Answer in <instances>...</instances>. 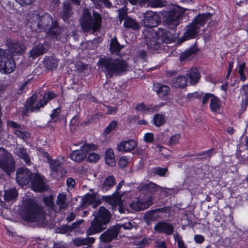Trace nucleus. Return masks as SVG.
<instances>
[{
  "label": "nucleus",
  "mask_w": 248,
  "mask_h": 248,
  "mask_svg": "<svg viewBox=\"0 0 248 248\" xmlns=\"http://www.w3.org/2000/svg\"><path fill=\"white\" fill-rule=\"evenodd\" d=\"M29 21L32 28L35 29V27H37L36 29L37 31H41L48 30L47 33L52 39L57 40L59 38L60 34L57 33V22L53 21L49 14L40 15L37 13L32 14L31 15Z\"/></svg>",
  "instance_id": "nucleus-1"
},
{
  "label": "nucleus",
  "mask_w": 248,
  "mask_h": 248,
  "mask_svg": "<svg viewBox=\"0 0 248 248\" xmlns=\"http://www.w3.org/2000/svg\"><path fill=\"white\" fill-rule=\"evenodd\" d=\"M98 65L109 78L122 73L126 71L128 67L127 63L123 60L110 57L100 59Z\"/></svg>",
  "instance_id": "nucleus-2"
},
{
  "label": "nucleus",
  "mask_w": 248,
  "mask_h": 248,
  "mask_svg": "<svg viewBox=\"0 0 248 248\" xmlns=\"http://www.w3.org/2000/svg\"><path fill=\"white\" fill-rule=\"evenodd\" d=\"M20 214L24 220L30 222L41 221L45 216L43 209L30 199L23 202Z\"/></svg>",
  "instance_id": "nucleus-3"
},
{
  "label": "nucleus",
  "mask_w": 248,
  "mask_h": 248,
  "mask_svg": "<svg viewBox=\"0 0 248 248\" xmlns=\"http://www.w3.org/2000/svg\"><path fill=\"white\" fill-rule=\"evenodd\" d=\"M94 219L91 225L86 231L87 235H92L99 233L106 228L110 218V214L108 210L104 207H100L97 212L93 215Z\"/></svg>",
  "instance_id": "nucleus-4"
},
{
  "label": "nucleus",
  "mask_w": 248,
  "mask_h": 248,
  "mask_svg": "<svg viewBox=\"0 0 248 248\" xmlns=\"http://www.w3.org/2000/svg\"><path fill=\"white\" fill-rule=\"evenodd\" d=\"M101 17L96 13H93L92 17L90 11L86 9L83 10L82 16L80 19L82 28L85 31L92 30L96 31L100 26Z\"/></svg>",
  "instance_id": "nucleus-5"
},
{
  "label": "nucleus",
  "mask_w": 248,
  "mask_h": 248,
  "mask_svg": "<svg viewBox=\"0 0 248 248\" xmlns=\"http://www.w3.org/2000/svg\"><path fill=\"white\" fill-rule=\"evenodd\" d=\"M211 16V14L207 13L197 16L193 22L186 27V31L184 34L185 39L188 40L194 37L197 34L198 30L205 24Z\"/></svg>",
  "instance_id": "nucleus-6"
},
{
  "label": "nucleus",
  "mask_w": 248,
  "mask_h": 248,
  "mask_svg": "<svg viewBox=\"0 0 248 248\" xmlns=\"http://www.w3.org/2000/svg\"><path fill=\"white\" fill-rule=\"evenodd\" d=\"M0 169L10 175L15 169V162L12 156L6 150L0 148Z\"/></svg>",
  "instance_id": "nucleus-7"
},
{
  "label": "nucleus",
  "mask_w": 248,
  "mask_h": 248,
  "mask_svg": "<svg viewBox=\"0 0 248 248\" xmlns=\"http://www.w3.org/2000/svg\"><path fill=\"white\" fill-rule=\"evenodd\" d=\"M97 147L93 144H85L82 146L79 150L73 151L70 156L71 159L80 162L83 161L89 152L95 150Z\"/></svg>",
  "instance_id": "nucleus-8"
},
{
  "label": "nucleus",
  "mask_w": 248,
  "mask_h": 248,
  "mask_svg": "<svg viewBox=\"0 0 248 248\" xmlns=\"http://www.w3.org/2000/svg\"><path fill=\"white\" fill-rule=\"evenodd\" d=\"M145 41L148 48L151 51H156L161 47V39L157 35V33L154 30L149 31L145 34Z\"/></svg>",
  "instance_id": "nucleus-9"
},
{
  "label": "nucleus",
  "mask_w": 248,
  "mask_h": 248,
  "mask_svg": "<svg viewBox=\"0 0 248 248\" xmlns=\"http://www.w3.org/2000/svg\"><path fill=\"white\" fill-rule=\"evenodd\" d=\"M184 12L183 8L177 5H174L167 14V22L171 28L174 29L180 23L179 18Z\"/></svg>",
  "instance_id": "nucleus-10"
},
{
  "label": "nucleus",
  "mask_w": 248,
  "mask_h": 248,
  "mask_svg": "<svg viewBox=\"0 0 248 248\" xmlns=\"http://www.w3.org/2000/svg\"><path fill=\"white\" fill-rule=\"evenodd\" d=\"M124 183V181H122L116 187V192H117V191L120 189ZM107 202L109 204L112 206L113 209H115L117 206H118L119 212L121 214L124 213V209L122 206V200H121L120 196L117 193H115L112 196L108 197Z\"/></svg>",
  "instance_id": "nucleus-11"
},
{
  "label": "nucleus",
  "mask_w": 248,
  "mask_h": 248,
  "mask_svg": "<svg viewBox=\"0 0 248 248\" xmlns=\"http://www.w3.org/2000/svg\"><path fill=\"white\" fill-rule=\"evenodd\" d=\"M152 204V198L151 196L147 195L143 199H136L131 203V207L137 211L147 209Z\"/></svg>",
  "instance_id": "nucleus-12"
},
{
  "label": "nucleus",
  "mask_w": 248,
  "mask_h": 248,
  "mask_svg": "<svg viewBox=\"0 0 248 248\" xmlns=\"http://www.w3.org/2000/svg\"><path fill=\"white\" fill-rule=\"evenodd\" d=\"M43 156L46 159V162L49 164L52 173H57L61 170V165L65 161L62 156H59L55 160H53L47 152H43Z\"/></svg>",
  "instance_id": "nucleus-13"
},
{
  "label": "nucleus",
  "mask_w": 248,
  "mask_h": 248,
  "mask_svg": "<svg viewBox=\"0 0 248 248\" xmlns=\"http://www.w3.org/2000/svg\"><path fill=\"white\" fill-rule=\"evenodd\" d=\"M7 125L9 128L13 129L14 134L21 139L25 140L30 136L27 131L24 130L23 126L19 125L14 121H8Z\"/></svg>",
  "instance_id": "nucleus-14"
},
{
  "label": "nucleus",
  "mask_w": 248,
  "mask_h": 248,
  "mask_svg": "<svg viewBox=\"0 0 248 248\" xmlns=\"http://www.w3.org/2000/svg\"><path fill=\"white\" fill-rule=\"evenodd\" d=\"M31 175V172L27 168H19L16 171L17 181L19 184L22 186L29 184Z\"/></svg>",
  "instance_id": "nucleus-15"
},
{
  "label": "nucleus",
  "mask_w": 248,
  "mask_h": 248,
  "mask_svg": "<svg viewBox=\"0 0 248 248\" xmlns=\"http://www.w3.org/2000/svg\"><path fill=\"white\" fill-rule=\"evenodd\" d=\"M119 226H113L100 236V243H108L116 238L119 233L118 228Z\"/></svg>",
  "instance_id": "nucleus-16"
},
{
  "label": "nucleus",
  "mask_w": 248,
  "mask_h": 248,
  "mask_svg": "<svg viewBox=\"0 0 248 248\" xmlns=\"http://www.w3.org/2000/svg\"><path fill=\"white\" fill-rule=\"evenodd\" d=\"M37 96L36 94H33L27 101L26 108L31 111H37L40 108H43L45 105V102L41 101V100L37 101Z\"/></svg>",
  "instance_id": "nucleus-17"
},
{
  "label": "nucleus",
  "mask_w": 248,
  "mask_h": 248,
  "mask_svg": "<svg viewBox=\"0 0 248 248\" xmlns=\"http://www.w3.org/2000/svg\"><path fill=\"white\" fill-rule=\"evenodd\" d=\"M142 15L144 16L142 22L145 26L153 28L157 25L159 19L156 14L152 11H148Z\"/></svg>",
  "instance_id": "nucleus-18"
},
{
  "label": "nucleus",
  "mask_w": 248,
  "mask_h": 248,
  "mask_svg": "<svg viewBox=\"0 0 248 248\" xmlns=\"http://www.w3.org/2000/svg\"><path fill=\"white\" fill-rule=\"evenodd\" d=\"M155 231L159 233H164L166 235H171L174 231V227L172 224L164 221L157 223L154 226Z\"/></svg>",
  "instance_id": "nucleus-19"
},
{
  "label": "nucleus",
  "mask_w": 248,
  "mask_h": 248,
  "mask_svg": "<svg viewBox=\"0 0 248 248\" xmlns=\"http://www.w3.org/2000/svg\"><path fill=\"white\" fill-rule=\"evenodd\" d=\"M186 78L191 85H196L201 78V75L198 69L196 67H191L188 70L186 74Z\"/></svg>",
  "instance_id": "nucleus-20"
},
{
  "label": "nucleus",
  "mask_w": 248,
  "mask_h": 248,
  "mask_svg": "<svg viewBox=\"0 0 248 248\" xmlns=\"http://www.w3.org/2000/svg\"><path fill=\"white\" fill-rule=\"evenodd\" d=\"M7 46L11 53L13 55H19L25 50V46L20 42L10 41L7 43Z\"/></svg>",
  "instance_id": "nucleus-21"
},
{
  "label": "nucleus",
  "mask_w": 248,
  "mask_h": 248,
  "mask_svg": "<svg viewBox=\"0 0 248 248\" xmlns=\"http://www.w3.org/2000/svg\"><path fill=\"white\" fill-rule=\"evenodd\" d=\"M31 188L36 192H42L46 189L42 177L38 175H35L31 182Z\"/></svg>",
  "instance_id": "nucleus-22"
},
{
  "label": "nucleus",
  "mask_w": 248,
  "mask_h": 248,
  "mask_svg": "<svg viewBox=\"0 0 248 248\" xmlns=\"http://www.w3.org/2000/svg\"><path fill=\"white\" fill-rule=\"evenodd\" d=\"M137 145V143L135 140H129L124 141L117 145V149L120 152H130L133 150Z\"/></svg>",
  "instance_id": "nucleus-23"
},
{
  "label": "nucleus",
  "mask_w": 248,
  "mask_h": 248,
  "mask_svg": "<svg viewBox=\"0 0 248 248\" xmlns=\"http://www.w3.org/2000/svg\"><path fill=\"white\" fill-rule=\"evenodd\" d=\"M153 89L160 97H163L167 95L170 91L168 86L158 82L154 83Z\"/></svg>",
  "instance_id": "nucleus-24"
},
{
  "label": "nucleus",
  "mask_w": 248,
  "mask_h": 248,
  "mask_svg": "<svg viewBox=\"0 0 248 248\" xmlns=\"http://www.w3.org/2000/svg\"><path fill=\"white\" fill-rule=\"evenodd\" d=\"M157 35L161 39V42L166 44L170 43L175 39V36L172 33L162 30L158 32Z\"/></svg>",
  "instance_id": "nucleus-25"
},
{
  "label": "nucleus",
  "mask_w": 248,
  "mask_h": 248,
  "mask_svg": "<svg viewBox=\"0 0 248 248\" xmlns=\"http://www.w3.org/2000/svg\"><path fill=\"white\" fill-rule=\"evenodd\" d=\"M141 6L151 7H161L167 4V2L163 0H141Z\"/></svg>",
  "instance_id": "nucleus-26"
},
{
  "label": "nucleus",
  "mask_w": 248,
  "mask_h": 248,
  "mask_svg": "<svg viewBox=\"0 0 248 248\" xmlns=\"http://www.w3.org/2000/svg\"><path fill=\"white\" fill-rule=\"evenodd\" d=\"M85 204L93 205V207L95 208L99 203V200L97 197V195L94 194H87L83 199Z\"/></svg>",
  "instance_id": "nucleus-27"
},
{
  "label": "nucleus",
  "mask_w": 248,
  "mask_h": 248,
  "mask_svg": "<svg viewBox=\"0 0 248 248\" xmlns=\"http://www.w3.org/2000/svg\"><path fill=\"white\" fill-rule=\"evenodd\" d=\"M123 25L125 28L132 29L135 30L140 28V25L136 20L129 16H126L124 19Z\"/></svg>",
  "instance_id": "nucleus-28"
},
{
  "label": "nucleus",
  "mask_w": 248,
  "mask_h": 248,
  "mask_svg": "<svg viewBox=\"0 0 248 248\" xmlns=\"http://www.w3.org/2000/svg\"><path fill=\"white\" fill-rule=\"evenodd\" d=\"M2 68L0 69V72L3 74H9L13 73L16 67V63L13 59L11 58L7 63L3 65Z\"/></svg>",
  "instance_id": "nucleus-29"
},
{
  "label": "nucleus",
  "mask_w": 248,
  "mask_h": 248,
  "mask_svg": "<svg viewBox=\"0 0 248 248\" xmlns=\"http://www.w3.org/2000/svg\"><path fill=\"white\" fill-rule=\"evenodd\" d=\"M139 190L143 191H147L151 193L161 190L162 187L155 183L149 182L142 185Z\"/></svg>",
  "instance_id": "nucleus-30"
},
{
  "label": "nucleus",
  "mask_w": 248,
  "mask_h": 248,
  "mask_svg": "<svg viewBox=\"0 0 248 248\" xmlns=\"http://www.w3.org/2000/svg\"><path fill=\"white\" fill-rule=\"evenodd\" d=\"M68 199L67 195L64 193H60L57 196L56 204L59 206V209H65L67 207Z\"/></svg>",
  "instance_id": "nucleus-31"
},
{
  "label": "nucleus",
  "mask_w": 248,
  "mask_h": 248,
  "mask_svg": "<svg viewBox=\"0 0 248 248\" xmlns=\"http://www.w3.org/2000/svg\"><path fill=\"white\" fill-rule=\"evenodd\" d=\"M46 51L47 49L44 47V45L40 44L32 48L30 51V55L32 58L34 59L44 54Z\"/></svg>",
  "instance_id": "nucleus-32"
},
{
  "label": "nucleus",
  "mask_w": 248,
  "mask_h": 248,
  "mask_svg": "<svg viewBox=\"0 0 248 248\" xmlns=\"http://www.w3.org/2000/svg\"><path fill=\"white\" fill-rule=\"evenodd\" d=\"M187 80L184 76H179L171 80V84L175 87L184 88L186 84Z\"/></svg>",
  "instance_id": "nucleus-33"
},
{
  "label": "nucleus",
  "mask_w": 248,
  "mask_h": 248,
  "mask_svg": "<svg viewBox=\"0 0 248 248\" xmlns=\"http://www.w3.org/2000/svg\"><path fill=\"white\" fill-rule=\"evenodd\" d=\"M15 153L19 157L22 158L27 165L31 164V161L26 149L21 147H17L16 149Z\"/></svg>",
  "instance_id": "nucleus-34"
},
{
  "label": "nucleus",
  "mask_w": 248,
  "mask_h": 248,
  "mask_svg": "<svg viewBox=\"0 0 248 248\" xmlns=\"http://www.w3.org/2000/svg\"><path fill=\"white\" fill-rule=\"evenodd\" d=\"M115 184V180L113 176H108L105 178L102 186L101 189L103 191L106 192L110 188Z\"/></svg>",
  "instance_id": "nucleus-35"
},
{
  "label": "nucleus",
  "mask_w": 248,
  "mask_h": 248,
  "mask_svg": "<svg viewBox=\"0 0 248 248\" xmlns=\"http://www.w3.org/2000/svg\"><path fill=\"white\" fill-rule=\"evenodd\" d=\"M18 195V193L16 189L13 188L6 190L4 194V200L5 201L14 202Z\"/></svg>",
  "instance_id": "nucleus-36"
},
{
  "label": "nucleus",
  "mask_w": 248,
  "mask_h": 248,
  "mask_svg": "<svg viewBox=\"0 0 248 248\" xmlns=\"http://www.w3.org/2000/svg\"><path fill=\"white\" fill-rule=\"evenodd\" d=\"M105 161L108 166H114L115 164L114 152L112 149L108 148L106 151Z\"/></svg>",
  "instance_id": "nucleus-37"
},
{
  "label": "nucleus",
  "mask_w": 248,
  "mask_h": 248,
  "mask_svg": "<svg viewBox=\"0 0 248 248\" xmlns=\"http://www.w3.org/2000/svg\"><path fill=\"white\" fill-rule=\"evenodd\" d=\"M144 218L147 223L150 224L151 222L160 218V217L157 211H152L145 214Z\"/></svg>",
  "instance_id": "nucleus-38"
},
{
  "label": "nucleus",
  "mask_w": 248,
  "mask_h": 248,
  "mask_svg": "<svg viewBox=\"0 0 248 248\" xmlns=\"http://www.w3.org/2000/svg\"><path fill=\"white\" fill-rule=\"evenodd\" d=\"M137 111H140L143 114H148L153 112L154 108L151 106H146L143 103H139L137 105L136 108Z\"/></svg>",
  "instance_id": "nucleus-39"
},
{
  "label": "nucleus",
  "mask_w": 248,
  "mask_h": 248,
  "mask_svg": "<svg viewBox=\"0 0 248 248\" xmlns=\"http://www.w3.org/2000/svg\"><path fill=\"white\" fill-rule=\"evenodd\" d=\"M11 56L6 50L0 48V69L2 68L3 64L5 65L11 58Z\"/></svg>",
  "instance_id": "nucleus-40"
},
{
  "label": "nucleus",
  "mask_w": 248,
  "mask_h": 248,
  "mask_svg": "<svg viewBox=\"0 0 248 248\" xmlns=\"http://www.w3.org/2000/svg\"><path fill=\"white\" fill-rule=\"evenodd\" d=\"M166 121L164 114L161 113L155 114L153 119V124L157 127L162 125Z\"/></svg>",
  "instance_id": "nucleus-41"
},
{
  "label": "nucleus",
  "mask_w": 248,
  "mask_h": 248,
  "mask_svg": "<svg viewBox=\"0 0 248 248\" xmlns=\"http://www.w3.org/2000/svg\"><path fill=\"white\" fill-rule=\"evenodd\" d=\"M220 103L219 99L215 96H212L210 99V108L213 112H217L219 110Z\"/></svg>",
  "instance_id": "nucleus-42"
},
{
  "label": "nucleus",
  "mask_w": 248,
  "mask_h": 248,
  "mask_svg": "<svg viewBox=\"0 0 248 248\" xmlns=\"http://www.w3.org/2000/svg\"><path fill=\"white\" fill-rule=\"evenodd\" d=\"M197 52V48L195 47H191L189 49L182 52L180 56L181 61H184L190 59V56L194 55Z\"/></svg>",
  "instance_id": "nucleus-43"
},
{
  "label": "nucleus",
  "mask_w": 248,
  "mask_h": 248,
  "mask_svg": "<svg viewBox=\"0 0 248 248\" xmlns=\"http://www.w3.org/2000/svg\"><path fill=\"white\" fill-rule=\"evenodd\" d=\"M122 48V46L119 44L115 38H113L111 40L109 46V49L111 53L118 52Z\"/></svg>",
  "instance_id": "nucleus-44"
},
{
  "label": "nucleus",
  "mask_w": 248,
  "mask_h": 248,
  "mask_svg": "<svg viewBox=\"0 0 248 248\" xmlns=\"http://www.w3.org/2000/svg\"><path fill=\"white\" fill-rule=\"evenodd\" d=\"M72 14L71 7L68 4H65L64 5L62 18L65 21H67L69 17Z\"/></svg>",
  "instance_id": "nucleus-45"
},
{
  "label": "nucleus",
  "mask_w": 248,
  "mask_h": 248,
  "mask_svg": "<svg viewBox=\"0 0 248 248\" xmlns=\"http://www.w3.org/2000/svg\"><path fill=\"white\" fill-rule=\"evenodd\" d=\"M238 73L240 77V79L244 81L246 79V76L244 74V72L246 71V63L245 62H243L239 65H238Z\"/></svg>",
  "instance_id": "nucleus-46"
},
{
  "label": "nucleus",
  "mask_w": 248,
  "mask_h": 248,
  "mask_svg": "<svg viewBox=\"0 0 248 248\" xmlns=\"http://www.w3.org/2000/svg\"><path fill=\"white\" fill-rule=\"evenodd\" d=\"M43 201L46 206L49 207L50 209H52L53 210L55 211V212H57V211L54 209L53 200L51 196H49L48 197H45L43 198Z\"/></svg>",
  "instance_id": "nucleus-47"
},
{
  "label": "nucleus",
  "mask_w": 248,
  "mask_h": 248,
  "mask_svg": "<svg viewBox=\"0 0 248 248\" xmlns=\"http://www.w3.org/2000/svg\"><path fill=\"white\" fill-rule=\"evenodd\" d=\"M46 64L48 68L53 70L56 68L57 67L58 61L57 60L51 57L46 61Z\"/></svg>",
  "instance_id": "nucleus-48"
},
{
  "label": "nucleus",
  "mask_w": 248,
  "mask_h": 248,
  "mask_svg": "<svg viewBox=\"0 0 248 248\" xmlns=\"http://www.w3.org/2000/svg\"><path fill=\"white\" fill-rule=\"evenodd\" d=\"M117 123L115 121H111L109 124L107 126L104 130V133L105 135H108L113 130L115 129L117 127Z\"/></svg>",
  "instance_id": "nucleus-49"
},
{
  "label": "nucleus",
  "mask_w": 248,
  "mask_h": 248,
  "mask_svg": "<svg viewBox=\"0 0 248 248\" xmlns=\"http://www.w3.org/2000/svg\"><path fill=\"white\" fill-rule=\"evenodd\" d=\"M56 96V94L53 92L46 93L44 95L43 99L41 101L45 102L46 105L49 101L54 98Z\"/></svg>",
  "instance_id": "nucleus-50"
},
{
  "label": "nucleus",
  "mask_w": 248,
  "mask_h": 248,
  "mask_svg": "<svg viewBox=\"0 0 248 248\" xmlns=\"http://www.w3.org/2000/svg\"><path fill=\"white\" fill-rule=\"evenodd\" d=\"M174 240L177 243L178 248H186L184 241L182 240L181 236L178 234L173 235Z\"/></svg>",
  "instance_id": "nucleus-51"
},
{
  "label": "nucleus",
  "mask_w": 248,
  "mask_h": 248,
  "mask_svg": "<svg viewBox=\"0 0 248 248\" xmlns=\"http://www.w3.org/2000/svg\"><path fill=\"white\" fill-rule=\"evenodd\" d=\"M167 171V168H161L160 167L155 168L153 170V172L160 176H163Z\"/></svg>",
  "instance_id": "nucleus-52"
},
{
  "label": "nucleus",
  "mask_w": 248,
  "mask_h": 248,
  "mask_svg": "<svg viewBox=\"0 0 248 248\" xmlns=\"http://www.w3.org/2000/svg\"><path fill=\"white\" fill-rule=\"evenodd\" d=\"M100 158V156L95 153H89L88 160L90 162H96Z\"/></svg>",
  "instance_id": "nucleus-53"
},
{
  "label": "nucleus",
  "mask_w": 248,
  "mask_h": 248,
  "mask_svg": "<svg viewBox=\"0 0 248 248\" xmlns=\"http://www.w3.org/2000/svg\"><path fill=\"white\" fill-rule=\"evenodd\" d=\"M118 12L119 13V20L120 22H122L127 16V8L124 7L121 9H119Z\"/></svg>",
  "instance_id": "nucleus-54"
},
{
  "label": "nucleus",
  "mask_w": 248,
  "mask_h": 248,
  "mask_svg": "<svg viewBox=\"0 0 248 248\" xmlns=\"http://www.w3.org/2000/svg\"><path fill=\"white\" fill-rule=\"evenodd\" d=\"M180 135L178 134L172 135L169 141V145H174L178 143Z\"/></svg>",
  "instance_id": "nucleus-55"
},
{
  "label": "nucleus",
  "mask_w": 248,
  "mask_h": 248,
  "mask_svg": "<svg viewBox=\"0 0 248 248\" xmlns=\"http://www.w3.org/2000/svg\"><path fill=\"white\" fill-rule=\"evenodd\" d=\"M115 226H119L118 228V232L123 228L124 230H130L132 228V224L131 222H127L124 224H117Z\"/></svg>",
  "instance_id": "nucleus-56"
},
{
  "label": "nucleus",
  "mask_w": 248,
  "mask_h": 248,
  "mask_svg": "<svg viewBox=\"0 0 248 248\" xmlns=\"http://www.w3.org/2000/svg\"><path fill=\"white\" fill-rule=\"evenodd\" d=\"M60 113V109L58 108L53 109V112L50 115V117L51 118V121L53 122H55L58 119V116L59 113Z\"/></svg>",
  "instance_id": "nucleus-57"
},
{
  "label": "nucleus",
  "mask_w": 248,
  "mask_h": 248,
  "mask_svg": "<svg viewBox=\"0 0 248 248\" xmlns=\"http://www.w3.org/2000/svg\"><path fill=\"white\" fill-rule=\"evenodd\" d=\"M144 140L148 143L152 142L154 140V135L152 133H147L144 136Z\"/></svg>",
  "instance_id": "nucleus-58"
},
{
  "label": "nucleus",
  "mask_w": 248,
  "mask_h": 248,
  "mask_svg": "<svg viewBox=\"0 0 248 248\" xmlns=\"http://www.w3.org/2000/svg\"><path fill=\"white\" fill-rule=\"evenodd\" d=\"M73 243L77 247L85 245L84 238L78 237L73 240Z\"/></svg>",
  "instance_id": "nucleus-59"
},
{
  "label": "nucleus",
  "mask_w": 248,
  "mask_h": 248,
  "mask_svg": "<svg viewBox=\"0 0 248 248\" xmlns=\"http://www.w3.org/2000/svg\"><path fill=\"white\" fill-rule=\"evenodd\" d=\"M128 162V159L125 156H122L120 158L119 161V166L122 167L124 168L126 166Z\"/></svg>",
  "instance_id": "nucleus-60"
},
{
  "label": "nucleus",
  "mask_w": 248,
  "mask_h": 248,
  "mask_svg": "<svg viewBox=\"0 0 248 248\" xmlns=\"http://www.w3.org/2000/svg\"><path fill=\"white\" fill-rule=\"evenodd\" d=\"M94 3H98L99 5L103 4L106 7H109L111 6V3L108 0H93Z\"/></svg>",
  "instance_id": "nucleus-61"
},
{
  "label": "nucleus",
  "mask_w": 248,
  "mask_h": 248,
  "mask_svg": "<svg viewBox=\"0 0 248 248\" xmlns=\"http://www.w3.org/2000/svg\"><path fill=\"white\" fill-rule=\"evenodd\" d=\"M35 0H16V2L22 6H26L31 4Z\"/></svg>",
  "instance_id": "nucleus-62"
},
{
  "label": "nucleus",
  "mask_w": 248,
  "mask_h": 248,
  "mask_svg": "<svg viewBox=\"0 0 248 248\" xmlns=\"http://www.w3.org/2000/svg\"><path fill=\"white\" fill-rule=\"evenodd\" d=\"M66 183L68 188L72 189L75 186V181L72 178H68L66 180Z\"/></svg>",
  "instance_id": "nucleus-63"
},
{
  "label": "nucleus",
  "mask_w": 248,
  "mask_h": 248,
  "mask_svg": "<svg viewBox=\"0 0 248 248\" xmlns=\"http://www.w3.org/2000/svg\"><path fill=\"white\" fill-rule=\"evenodd\" d=\"M84 241L85 245H90V244L94 243L95 242V239L93 237L84 238Z\"/></svg>",
  "instance_id": "nucleus-64"
}]
</instances>
